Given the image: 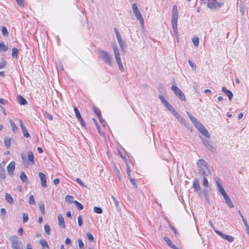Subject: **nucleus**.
<instances>
[{
    "instance_id": "nucleus-12",
    "label": "nucleus",
    "mask_w": 249,
    "mask_h": 249,
    "mask_svg": "<svg viewBox=\"0 0 249 249\" xmlns=\"http://www.w3.org/2000/svg\"><path fill=\"white\" fill-rule=\"evenodd\" d=\"M15 168V163L14 161L11 162L7 167V171L10 175H13L14 170Z\"/></svg>"
},
{
    "instance_id": "nucleus-30",
    "label": "nucleus",
    "mask_w": 249,
    "mask_h": 249,
    "mask_svg": "<svg viewBox=\"0 0 249 249\" xmlns=\"http://www.w3.org/2000/svg\"><path fill=\"white\" fill-rule=\"evenodd\" d=\"M8 50V47L6 46L3 42H0V52H6Z\"/></svg>"
},
{
    "instance_id": "nucleus-4",
    "label": "nucleus",
    "mask_w": 249,
    "mask_h": 249,
    "mask_svg": "<svg viewBox=\"0 0 249 249\" xmlns=\"http://www.w3.org/2000/svg\"><path fill=\"white\" fill-rule=\"evenodd\" d=\"M98 53L102 60L106 63L111 66L112 61L113 60V58L111 55L107 52H105L101 50H99Z\"/></svg>"
},
{
    "instance_id": "nucleus-33",
    "label": "nucleus",
    "mask_w": 249,
    "mask_h": 249,
    "mask_svg": "<svg viewBox=\"0 0 249 249\" xmlns=\"http://www.w3.org/2000/svg\"><path fill=\"white\" fill-rule=\"evenodd\" d=\"M98 118H99V119L100 120V123L102 124L103 126H105L106 124H107V123H106V121L102 117L101 113L99 112V113L98 114Z\"/></svg>"
},
{
    "instance_id": "nucleus-62",
    "label": "nucleus",
    "mask_w": 249,
    "mask_h": 249,
    "mask_svg": "<svg viewBox=\"0 0 249 249\" xmlns=\"http://www.w3.org/2000/svg\"><path fill=\"white\" fill-rule=\"evenodd\" d=\"M203 143L206 147L210 143V142L206 140H203Z\"/></svg>"
},
{
    "instance_id": "nucleus-45",
    "label": "nucleus",
    "mask_w": 249,
    "mask_h": 249,
    "mask_svg": "<svg viewBox=\"0 0 249 249\" xmlns=\"http://www.w3.org/2000/svg\"><path fill=\"white\" fill-rule=\"evenodd\" d=\"M159 98L160 99L161 102L164 105V106L169 103V102L163 96L160 95L159 96Z\"/></svg>"
},
{
    "instance_id": "nucleus-7",
    "label": "nucleus",
    "mask_w": 249,
    "mask_h": 249,
    "mask_svg": "<svg viewBox=\"0 0 249 249\" xmlns=\"http://www.w3.org/2000/svg\"><path fill=\"white\" fill-rule=\"evenodd\" d=\"M171 89L174 91L176 96L181 100L185 101L186 98L184 94L176 86H172Z\"/></svg>"
},
{
    "instance_id": "nucleus-55",
    "label": "nucleus",
    "mask_w": 249,
    "mask_h": 249,
    "mask_svg": "<svg viewBox=\"0 0 249 249\" xmlns=\"http://www.w3.org/2000/svg\"><path fill=\"white\" fill-rule=\"evenodd\" d=\"M189 64L194 71L196 70V65L190 60H189Z\"/></svg>"
},
{
    "instance_id": "nucleus-2",
    "label": "nucleus",
    "mask_w": 249,
    "mask_h": 249,
    "mask_svg": "<svg viewBox=\"0 0 249 249\" xmlns=\"http://www.w3.org/2000/svg\"><path fill=\"white\" fill-rule=\"evenodd\" d=\"M198 168L199 173L202 176H209L211 174L210 170L208 168L207 163L203 159H199L196 163Z\"/></svg>"
},
{
    "instance_id": "nucleus-63",
    "label": "nucleus",
    "mask_w": 249,
    "mask_h": 249,
    "mask_svg": "<svg viewBox=\"0 0 249 249\" xmlns=\"http://www.w3.org/2000/svg\"><path fill=\"white\" fill-rule=\"evenodd\" d=\"M24 232V231L22 228H19L18 230V234L19 235H22L23 233Z\"/></svg>"
},
{
    "instance_id": "nucleus-18",
    "label": "nucleus",
    "mask_w": 249,
    "mask_h": 249,
    "mask_svg": "<svg viewBox=\"0 0 249 249\" xmlns=\"http://www.w3.org/2000/svg\"><path fill=\"white\" fill-rule=\"evenodd\" d=\"M113 49L116 61L121 60L119 50L116 45L113 46Z\"/></svg>"
},
{
    "instance_id": "nucleus-11",
    "label": "nucleus",
    "mask_w": 249,
    "mask_h": 249,
    "mask_svg": "<svg viewBox=\"0 0 249 249\" xmlns=\"http://www.w3.org/2000/svg\"><path fill=\"white\" fill-rule=\"evenodd\" d=\"M19 124L20 126L21 127L23 135L24 137L25 138H28L30 137V134L29 132H28L27 129H26L25 125L23 124L21 120L19 121Z\"/></svg>"
},
{
    "instance_id": "nucleus-27",
    "label": "nucleus",
    "mask_w": 249,
    "mask_h": 249,
    "mask_svg": "<svg viewBox=\"0 0 249 249\" xmlns=\"http://www.w3.org/2000/svg\"><path fill=\"white\" fill-rule=\"evenodd\" d=\"M65 200L67 202L72 204V203H74L73 201V197L72 196H69L67 195L65 196Z\"/></svg>"
},
{
    "instance_id": "nucleus-42",
    "label": "nucleus",
    "mask_w": 249,
    "mask_h": 249,
    "mask_svg": "<svg viewBox=\"0 0 249 249\" xmlns=\"http://www.w3.org/2000/svg\"><path fill=\"white\" fill-rule=\"evenodd\" d=\"M86 236L88 239L91 242H95V240L93 236L89 232H88L86 234Z\"/></svg>"
},
{
    "instance_id": "nucleus-48",
    "label": "nucleus",
    "mask_w": 249,
    "mask_h": 249,
    "mask_svg": "<svg viewBox=\"0 0 249 249\" xmlns=\"http://www.w3.org/2000/svg\"><path fill=\"white\" fill-rule=\"evenodd\" d=\"M22 217H23V223L27 222L28 221V220H29L28 215L26 213H23L22 214Z\"/></svg>"
},
{
    "instance_id": "nucleus-59",
    "label": "nucleus",
    "mask_w": 249,
    "mask_h": 249,
    "mask_svg": "<svg viewBox=\"0 0 249 249\" xmlns=\"http://www.w3.org/2000/svg\"><path fill=\"white\" fill-rule=\"evenodd\" d=\"M170 228L171 230L173 231V232H174V233L175 234H176V235L178 234V231L177 230H176L174 227H173L172 226H170Z\"/></svg>"
},
{
    "instance_id": "nucleus-10",
    "label": "nucleus",
    "mask_w": 249,
    "mask_h": 249,
    "mask_svg": "<svg viewBox=\"0 0 249 249\" xmlns=\"http://www.w3.org/2000/svg\"><path fill=\"white\" fill-rule=\"evenodd\" d=\"M215 233L220 236L223 239L230 242H232L234 240V238L232 236L224 234L219 231H215Z\"/></svg>"
},
{
    "instance_id": "nucleus-57",
    "label": "nucleus",
    "mask_w": 249,
    "mask_h": 249,
    "mask_svg": "<svg viewBox=\"0 0 249 249\" xmlns=\"http://www.w3.org/2000/svg\"><path fill=\"white\" fill-rule=\"evenodd\" d=\"M76 181L80 186H84V184H83L82 181L80 178H76Z\"/></svg>"
},
{
    "instance_id": "nucleus-53",
    "label": "nucleus",
    "mask_w": 249,
    "mask_h": 249,
    "mask_svg": "<svg viewBox=\"0 0 249 249\" xmlns=\"http://www.w3.org/2000/svg\"><path fill=\"white\" fill-rule=\"evenodd\" d=\"M1 32L4 36H6L8 35V32L7 31V28L6 27L3 26L1 28Z\"/></svg>"
},
{
    "instance_id": "nucleus-1",
    "label": "nucleus",
    "mask_w": 249,
    "mask_h": 249,
    "mask_svg": "<svg viewBox=\"0 0 249 249\" xmlns=\"http://www.w3.org/2000/svg\"><path fill=\"white\" fill-rule=\"evenodd\" d=\"M178 19V7L176 5H174L172 11L171 24L173 33L175 36H177L178 37V32L177 28Z\"/></svg>"
},
{
    "instance_id": "nucleus-20",
    "label": "nucleus",
    "mask_w": 249,
    "mask_h": 249,
    "mask_svg": "<svg viewBox=\"0 0 249 249\" xmlns=\"http://www.w3.org/2000/svg\"><path fill=\"white\" fill-rule=\"evenodd\" d=\"M5 200L9 204H13L14 199H13V197H12V196L10 195V194H9L8 193H6L5 196Z\"/></svg>"
},
{
    "instance_id": "nucleus-9",
    "label": "nucleus",
    "mask_w": 249,
    "mask_h": 249,
    "mask_svg": "<svg viewBox=\"0 0 249 249\" xmlns=\"http://www.w3.org/2000/svg\"><path fill=\"white\" fill-rule=\"evenodd\" d=\"M207 6L209 8L216 9L221 7L222 3H218L216 0H207Z\"/></svg>"
},
{
    "instance_id": "nucleus-21",
    "label": "nucleus",
    "mask_w": 249,
    "mask_h": 249,
    "mask_svg": "<svg viewBox=\"0 0 249 249\" xmlns=\"http://www.w3.org/2000/svg\"><path fill=\"white\" fill-rule=\"evenodd\" d=\"M18 100L20 105H25L27 104V100L22 96L18 95Z\"/></svg>"
},
{
    "instance_id": "nucleus-24",
    "label": "nucleus",
    "mask_w": 249,
    "mask_h": 249,
    "mask_svg": "<svg viewBox=\"0 0 249 249\" xmlns=\"http://www.w3.org/2000/svg\"><path fill=\"white\" fill-rule=\"evenodd\" d=\"M20 178L22 181L23 182H27L28 181V178L25 174L23 172L20 173Z\"/></svg>"
},
{
    "instance_id": "nucleus-61",
    "label": "nucleus",
    "mask_w": 249,
    "mask_h": 249,
    "mask_svg": "<svg viewBox=\"0 0 249 249\" xmlns=\"http://www.w3.org/2000/svg\"><path fill=\"white\" fill-rule=\"evenodd\" d=\"M6 62L3 61L1 62H0V69H2L5 66Z\"/></svg>"
},
{
    "instance_id": "nucleus-5",
    "label": "nucleus",
    "mask_w": 249,
    "mask_h": 249,
    "mask_svg": "<svg viewBox=\"0 0 249 249\" xmlns=\"http://www.w3.org/2000/svg\"><path fill=\"white\" fill-rule=\"evenodd\" d=\"M133 12L136 18L139 20L141 25L142 27L144 26V19L143 18L139 10L137 5L136 3H133L132 5Z\"/></svg>"
},
{
    "instance_id": "nucleus-15",
    "label": "nucleus",
    "mask_w": 249,
    "mask_h": 249,
    "mask_svg": "<svg viewBox=\"0 0 249 249\" xmlns=\"http://www.w3.org/2000/svg\"><path fill=\"white\" fill-rule=\"evenodd\" d=\"M164 241L166 242V243L167 244L168 246H169L170 248H172L173 249H176L177 248V247L173 244L172 241L170 240V239L167 236L163 237Z\"/></svg>"
},
{
    "instance_id": "nucleus-54",
    "label": "nucleus",
    "mask_w": 249,
    "mask_h": 249,
    "mask_svg": "<svg viewBox=\"0 0 249 249\" xmlns=\"http://www.w3.org/2000/svg\"><path fill=\"white\" fill-rule=\"evenodd\" d=\"M78 224L79 226H81L83 223V220L81 215H79L77 218Z\"/></svg>"
},
{
    "instance_id": "nucleus-52",
    "label": "nucleus",
    "mask_w": 249,
    "mask_h": 249,
    "mask_svg": "<svg viewBox=\"0 0 249 249\" xmlns=\"http://www.w3.org/2000/svg\"><path fill=\"white\" fill-rule=\"evenodd\" d=\"M215 182H216V184L217 185V187H222V184H221V180H220V179L219 178H215Z\"/></svg>"
},
{
    "instance_id": "nucleus-16",
    "label": "nucleus",
    "mask_w": 249,
    "mask_h": 249,
    "mask_svg": "<svg viewBox=\"0 0 249 249\" xmlns=\"http://www.w3.org/2000/svg\"><path fill=\"white\" fill-rule=\"evenodd\" d=\"M222 91L228 97L230 101H231L233 97L232 93L229 89H227L225 87H223L222 89Z\"/></svg>"
},
{
    "instance_id": "nucleus-41",
    "label": "nucleus",
    "mask_w": 249,
    "mask_h": 249,
    "mask_svg": "<svg viewBox=\"0 0 249 249\" xmlns=\"http://www.w3.org/2000/svg\"><path fill=\"white\" fill-rule=\"evenodd\" d=\"M78 246L80 249H85V245L82 241V240L81 239H78Z\"/></svg>"
},
{
    "instance_id": "nucleus-64",
    "label": "nucleus",
    "mask_w": 249,
    "mask_h": 249,
    "mask_svg": "<svg viewBox=\"0 0 249 249\" xmlns=\"http://www.w3.org/2000/svg\"><path fill=\"white\" fill-rule=\"evenodd\" d=\"M0 213L2 215H5L6 214V211L4 208H1L0 209Z\"/></svg>"
},
{
    "instance_id": "nucleus-23",
    "label": "nucleus",
    "mask_w": 249,
    "mask_h": 249,
    "mask_svg": "<svg viewBox=\"0 0 249 249\" xmlns=\"http://www.w3.org/2000/svg\"><path fill=\"white\" fill-rule=\"evenodd\" d=\"M165 107H166V108L168 109L169 111H170L172 114L174 115L177 112L174 108L172 107L171 105H170L169 103H168L167 105H166Z\"/></svg>"
},
{
    "instance_id": "nucleus-43",
    "label": "nucleus",
    "mask_w": 249,
    "mask_h": 249,
    "mask_svg": "<svg viewBox=\"0 0 249 249\" xmlns=\"http://www.w3.org/2000/svg\"><path fill=\"white\" fill-rule=\"evenodd\" d=\"M206 147L212 152H215L216 151L215 148L211 143L208 144Z\"/></svg>"
},
{
    "instance_id": "nucleus-3",
    "label": "nucleus",
    "mask_w": 249,
    "mask_h": 249,
    "mask_svg": "<svg viewBox=\"0 0 249 249\" xmlns=\"http://www.w3.org/2000/svg\"><path fill=\"white\" fill-rule=\"evenodd\" d=\"M10 240L13 249H23L22 242L17 236L13 235L11 236Z\"/></svg>"
},
{
    "instance_id": "nucleus-60",
    "label": "nucleus",
    "mask_w": 249,
    "mask_h": 249,
    "mask_svg": "<svg viewBox=\"0 0 249 249\" xmlns=\"http://www.w3.org/2000/svg\"><path fill=\"white\" fill-rule=\"evenodd\" d=\"M78 120L80 121V124H81V125H82L83 127L85 128V127H86V124H85V122H84V120H83V118L81 117V119H79Z\"/></svg>"
},
{
    "instance_id": "nucleus-26",
    "label": "nucleus",
    "mask_w": 249,
    "mask_h": 249,
    "mask_svg": "<svg viewBox=\"0 0 249 249\" xmlns=\"http://www.w3.org/2000/svg\"><path fill=\"white\" fill-rule=\"evenodd\" d=\"M192 41L195 47H197L198 46L199 44V39L197 36H194L192 39Z\"/></svg>"
},
{
    "instance_id": "nucleus-50",
    "label": "nucleus",
    "mask_w": 249,
    "mask_h": 249,
    "mask_svg": "<svg viewBox=\"0 0 249 249\" xmlns=\"http://www.w3.org/2000/svg\"><path fill=\"white\" fill-rule=\"evenodd\" d=\"M7 101L4 99L0 98V107L1 109H3L2 107L3 105H5L7 103Z\"/></svg>"
},
{
    "instance_id": "nucleus-34",
    "label": "nucleus",
    "mask_w": 249,
    "mask_h": 249,
    "mask_svg": "<svg viewBox=\"0 0 249 249\" xmlns=\"http://www.w3.org/2000/svg\"><path fill=\"white\" fill-rule=\"evenodd\" d=\"M44 230L45 231V233L47 235H50L51 234V228L49 225L48 224H46L44 225Z\"/></svg>"
},
{
    "instance_id": "nucleus-46",
    "label": "nucleus",
    "mask_w": 249,
    "mask_h": 249,
    "mask_svg": "<svg viewBox=\"0 0 249 249\" xmlns=\"http://www.w3.org/2000/svg\"><path fill=\"white\" fill-rule=\"evenodd\" d=\"M10 122L11 124V127H12L13 130L14 131L17 130L18 129V128L16 125V124L14 123V122L12 120H10Z\"/></svg>"
},
{
    "instance_id": "nucleus-8",
    "label": "nucleus",
    "mask_w": 249,
    "mask_h": 249,
    "mask_svg": "<svg viewBox=\"0 0 249 249\" xmlns=\"http://www.w3.org/2000/svg\"><path fill=\"white\" fill-rule=\"evenodd\" d=\"M186 113L188 117L191 120L193 124H194L195 127L197 129L200 128L201 126L203 125L200 122L198 121L195 117H194L189 112L187 111Z\"/></svg>"
},
{
    "instance_id": "nucleus-49",
    "label": "nucleus",
    "mask_w": 249,
    "mask_h": 249,
    "mask_svg": "<svg viewBox=\"0 0 249 249\" xmlns=\"http://www.w3.org/2000/svg\"><path fill=\"white\" fill-rule=\"evenodd\" d=\"M194 187H200L199 186V180L198 178H195L193 182V186Z\"/></svg>"
},
{
    "instance_id": "nucleus-36",
    "label": "nucleus",
    "mask_w": 249,
    "mask_h": 249,
    "mask_svg": "<svg viewBox=\"0 0 249 249\" xmlns=\"http://www.w3.org/2000/svg\"><path fill=\"white\" fill-rule=\"evenodd\" d=\"M39 244L42 246L43 248H49L48 244L47 242L44 239H41L39 241Z\"/></svg>"
},
{
    "instance_id": "nucleus-29",
    "label": "nucleus",
    "mask_w": 249,
    "mask_h": 249,
    "mask_svg": "<svg viewBox=\"0 0 249 249\" xmlns=\"http://www.w3.org/2000/svg\"><path fill=\"white\" fill-rule=\"evenodd\" d=\"M73 110L75 112V116H76V118L78 120H79V119H81L82 117L80 115V112H79V110L78 109V108L76 107H74Z\"/></svg>"
},
{
    "instance_id": "nucleus-58",
    "label": "nucleus",
    "mask_w": 249,
    "mask_h": 249,
    "mask_svg": "<svg viewBox=\"0 0 249 249\" xmlns=\"http://www.w3.org/2000/svg\"><path fill=\"white\" fill-rule=\"evenodd\" d=\"M209 224L211 226V227L213 228L214 232H215V231H218L215 228L213 224V222L212 220H210L209 221Z\"/></svg>"
},
{
    "instance_id": "nucleus-13",
    "label": "nucleus",
    "mask_w": 249,
    "mask_h": 249,
    "mask_svg": "<svg viewBox=\"0 0 249 249\" xmlns=\"http://www.w3.org/2000/svg\"><path fill=\"white\" fill-rule=\"evenodd\" d=\"M198 130L205 137L207 138L210 137V135L207 130V129L204 127V125L201 126L200 128L198 129Z\"/></svg>"
},
{
    "instance_id": "nucleus-19",
    "label": "nucleus",
    "mask_w": 249,
    "mask_h": 249,
    "mask_svg": "<svg viewBox=\"0 0 249 249\" xmlns=\"http://www.w3.org/2000/svg\"><path fill=\"white\" fill-rule=\"evenodd\" d=\"M27 156L29 161L32 164H34L35 163L34 156L33 153L31 151H29L27 153Z\"/></svg>"
},
{
    "instance_id": "nucleus-35",
    "label": "nucleus",
    "mask_w": 249,
    "mask_h": 249,
    "mask_svg": "<svg viewBox=\"0 0 249 249\" xmlns=\"http://www.w3.org/2000/svg\"><path fill=\"white\" fill-rule=\"evenodd\" d=\"M117 40L118 41L119 44L122 50H124V49L125 45H124V42L123 41V40L122 38V37L120 38L119 39H117Z\"/></svg>"
},
{
    "instance_id": "nucleus-56",
    "label": "nucleus",
    "mask_w": 249,
    "mask_h": 249,
    "mask_svg": "<svg viewBox=\"0 0 249 249\" xmlns=\"http://www.w3.org/2000/svg\"><path fill=\"white\" fill-rule=\"evenodd\" d=\"M114 31H115V34L116 36L117 39H119V38H121V36L118 31L117 30V29L116 28H114Z\"/></svg>"
},
{
    "instance_id": "nucleus-31",
    "label": "nucleus",
    "mask_w": 249,
    "mask_h": 249,
    "mask_svg": "<svg viewBox=\"0 0 249 249\" xmlns=\"http://www.w3.org/2000/svg\"><path fill=\"white\" fill-rule=\"evenodd\" d=\"M12 55L13 58H17L18 55V51L16 48L12 49Z\"/></svg>"
},
{
    "instance_id": "nucleus-17",
    "label": "nucleus",
    "mask_w": 249,
    "mask_h": 249,
    "mask_svg": "<svg viewBox=\"0 0 249 249\" xmlns=\"http://www.w3.org/2000/svg\"><path fill=\"white\" fill-rule=\"evenodd\" d=\"M178 119L179 122L182 124H183L185 126L187 127V124L186 123L185 120L183 119V118L177 112L174 115Z\"/></svg>"
},
{
    "instance_id": "nucleus-51",
    "label": "nucleus",
    "mask_w": 249,
    "mask_h": 249,
    "mask_svg": "<svg viewBox=\"0 0 249 249\" xmlns=\"http://www.w3.org/2000/svg\"><path fill=\"white\" fill-rule=\"evenodd\" d=\"M29 203L31 205H34L35 204V201L34 200V197L33 195H31L29 197Z\"/></svg>"
},
{
    "instance_id": "nucleus-37",
    "label": "nucleus",
    "mask_w": 249,
    "mask_h": 249,
    "mask_svg": "<svg viewBox=\"0 0 249 249\" xmlns=\"http://www.w3.org/2000/svg\"><path fill=\"white\" fill-rule=\"evenodd\" d=\"M39 208L42 214L45 213V207L44 204L43 202H40L39 203Z\"/></svg>"
},
{
    "instance_id": "nucleus-25",
    "label": "nucleus",
    "mask_w": 249,
    "mask_h": 249,
    "mask_svg": "<svg viewBox=\"0 0 249 249\" xmlns=\"http://www.w3.org/2000/svg\"><path fill=\"white\" fill-rule=\"evenodd\" d=\"M4 143L5 146L8 148L10 147L11 144V139L8 137L5 138L4 141Z\"/></svg>"
},
{
    "instance_id": "nucleus-38",
    "label": "nucleus",
    "mask_w": 249,
    "mask_h": 249,
    "mask_svg": "<svg viewBox=\"0 0 249 249\" xmlns=\"http://www.w3.org/2000/svg\"><path fill=\"white\" fill-rule=\"evenodd\" d=\"M208 176H202V179H203V185L205 187H208L209 184L207 178V177Z\"/></svg>"
},
{
    "instance_id": "nucleus-28",
    "label": "nucleus",
    "mask_w": 249,
    "mask_h": 249,
    "mask_svg": "<svg viewBox=\"0 0 249 249\" xmlns=\"http://www.w3.org/2000/svg\"><path fill=\"white\" fill-rule=\"evenodd\" d=\"M5 178V172L4 169L0 166V178L1 179H4Z\"/></svg>"
},
{
    "instance_id": "nucleus-47",
    "label": "nucleus",
    "mask_w": 249,
    "mask_h": 249,
    "mask_svg": "<svg viewBox=\"0 0 249 249\" xmlns=\"http://www.w3.org/2000/svg\"><path fill=\"white\" fill-rule=\"evenodd\" d=\"M20 156H21V158L22 160L24 166H28V164L27 163V161L26 160V158L25 157V155L23 154H21Z\"/></svg>"
},
{
    "instance_id": "nucleus-22",
    "label": "nucleus",
    "mask_w": 249,
    "mask_h": 249,
    "mask_svg": "<svg viewBox=\"0 0 249 249\" xmlns=\"http://www.w3.org/2000/svg\"><path fill=\"white\" fill-rule=\"evenodd\" d=\"M58 221L59 225L63 228L65 227V222L63 216L59 214L58 215Z\"/></svg>"
},
{
    "instance_id": "nucleus-39",
    "label": "nucleus",
    "mask_w": 249,
    "mask_h": 249,
    "mask_svg": "<svg viewBox=\"0 0 249 249\" xmlns=\"http://www.w3.org/2000/svg\"><path fill=\"white\" fill-rule=\"evenodd\" d=\"M116 62H117V64L118 65V67H119V70L121 71H124V67H123V64H122L121 60L116 61Z\"/></svg>"
},
{
    "instance_id": "nucleus-32",
    "label": "nucleus",
    "mask_w": 249,
    "mask_h": 249,
    "mask_svg": "<svg viewBox=\"0 0 249 249\" xmlns=\"http://www.w3.org/2000/svg\"><path fill=\"white\" fill-rule=\"evenodd\" d=\"M111 197L113 199V202L115 203L116 209L118 210H121V208L119 207V202L117 200V199H116V198H115L113 196H112Z\"/></svg>"
},
{
    "instance_id": "nucleus-14",
    "label": "nucleus",
    "mask_w": 249,
    "mask_h": 249,
    "mask_svg": "<svg viewBox=\"0 0 249 249\" xmlns=\"http://www.w3.org/2000/svg\"><path fill=\"white\" fill-rule=\"evenodd\" d=\"M39 177L41 181V186L44 187L46 186V176L45 174L43 173H39Z\"/></svg>"
},
{
    "instance_id": "nucleus-44",
    "label": "nucleus",
    "mask_w": 249,
    "mask_h": 249,
    "mask_svg": "<svg viewBox=\"0 0 249 249\" xmlns=\"http://www.w3.org/2000/svg\"><path fill=\"white\" fill-rule=\"evenodd\" d=\"M94 211L95 213L101 214L103 213V210L101 207H94Z\"/></svg>"
},
{
    "instance_id": "nucleus-6",
    "label": "nucleus",
    "mask_w": 249,
    "mask_h": 249,
    "mask_svg": "<svg viewBox=\"0 0 249 249\" xmlns=\"http://www.w3.org/2000/svg\"><path fill=\"white\" fill-rule=\"evenodd\" d=\"M219 191L221 193V195L223 196L225 203L230 208L234 207V205L230 198L228 195L226 193L224 188H218Z\"/></svg>"
},
{
    "instance_id": "nucleus-40",
    "label": "nucleus",
    "mask_w": 249,
    "mask_h": 249,
    "mask_svg": "<svg viewBox=\"0 0 249 249\" xmlns=\"http://www.w3.org/2000/svg\"><path fill=\"white\" fill-rule=\"evenodd\" d=\"M74 203L78 210H81L83 209V206L82 204L78 202L77 200H74Z\"/></svg>"
}]
</instances>
